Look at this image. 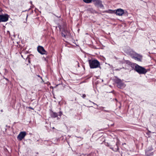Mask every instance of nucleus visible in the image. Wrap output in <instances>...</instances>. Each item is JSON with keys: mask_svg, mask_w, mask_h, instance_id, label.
<instances>
[{"mask_svg": "<svg viewBox=\"0 0 156 156\" xmlns=\"http://www.w3.org/2000/svg\"><path fill=\"white\" fill-rule=\"evenodd\" d=\"M116 70H119V69H116Z\"/></svg>", "mask_w": 156, "mask_h": 156, "instance_id": "a211bd4d", "label": "nucleus"}, {"mask_svg": "<svg viewBox=\"0 0 156 156\" xmlns=\"http://www.w3.org/2000/svg\"><path fill=\"white\" fill-rule=\"evenodd\" d=\"M30 3L31 4H32V2H30Z\"/></svg>", "mask_w": 156, "mask_h": 156, "instance_id": "f3484780", "label": "nucleus"}, {"mask_svg": "<svg viewBox=\"0 0 156 156\" xmlns=\"http://www.w3.org/2000/svg\"><path fill=\"white\" fill-rule=\"evenodd\" d=\"M69 34V32L68 31L66 30H64L63 31V32H62L61 33V34L62 36L64 37H66V36Z\"/></svg>", "mask_w": 156, "mask_h": 156, "instance_id": "9d476101", "label": "nucleus"}, {"mask_svg": "<svg viewBox=\"0 0 156 156\" xmlns=\"http://www.w3.org/2000/svg\"><path fill=\"white\" fill-rule=\"evenodd\" d=\"M26 135L25 132H20L17 136V139L20 140H22Z\"/></svg>", "mask_w": 156, "mask_h": 156, "instance_id": "0eeeda50", "label": "nucleus"}, {"mask_svg": "<svg viewBox=\"0 0 156 156\" xmlns=\"http://www.w3.org/2000/svg\"><path fill=\"white\" fill-rule=\"evenodd\" d=\"M146 156H148V155H146Z\"/></svg>", "mask_w": 156, "mask_h": 156, "instance_id": "aec40b11", "label": "nucleus"}, {"mask_svg": "<svg viewBox=\"0 0 156 156\" xmlns=\"http://www.w3.org/2000/svg\"><path fill=\"white\" fill-rule=\"evenodd\" d=\"M115 13L117 15L122 16L124 13V11L121 9H118L115 10Z\"/></svg>", "mask_w": 156, "mask_h": 156, "instance_id": "6e6552de", "label": "nucleus"}, {"mask_svg": "<svg viewBox=\"0 0 156 156\" xmlns=\"http://www.w3.org/2000/svg\"><path fill=\"white\" fill-rule=\"evenodd\" d=\"M135 70L140 74H145L147 72L146 70L144 68L137 64H135Z\"/></svg>", "mask_w": 156, "mask_h": 156, "instance_id": "f03ea898", "label": "nucleus"}, {"mask_svg": "<svg viewBox=\"0 0 156 156\" xmlns=\"http://www.w3.org/2000/svg\"><path fill=\"white\" fill-rule=\"evenodd\" d=\"M81 97L83 98H85L86 97V95L85 94H83L82 95Z\"/></svg>", "mask_w": 156, "mask_h": 156, "instance_id": "2eb2a0df", "label": "nucleus"}, {"mask_svg": "<svg viewBox=\"0 0 156 156\" xmlns=\"http://www.w3.org/2000/svg\"><path fill=\"white\" fill-rule=\"evenodd\" d=\"M89 62L90 67L91 69L96 68L100 67V62L97 60H89Z\"/></svg>", "mask_w": 156, "mask_h": 156, "instance_id": "f257e3e1", "label": "nucleus"}, {"mask_svg": "<svg viewBox=\"0 0 156 156\" xmlns=\"http://www.w3.org/2000/svg\"><path fill=\"white\" fill-rule=\"evenodd\" d=\"M9 16L7 14L0 15V23L5 22L8 21Z\"/></svg>", "mask_w": 156, "mask_h": 156, "instance_id": "20e7f679", "label": "nucleus"}, {"mask_svg": "<svg viewBox=\"0 0 156 156\" xmlns=\"http://www.w3.org/2000/svg\"><path fill=\"white\" fill-rule=\"evenodd\" d=\"M130 54L131 57L135 60L140 62L141 61L142 57L141 55L133 51L131 52Z\"/></svg>", "mask_w": 156, "mask_h": 156, "instance_id": "7ed1b4c3", "label": "nucleus"}, {"mask_svg": "<svg viewBox=\"0 0 156 156\" xmlns=\"http://www.w3.org/2000/svg\"><path fill=\"white\" fill-rule=\"evenodd\" d=\"M83 1L86 3H90L91 2L92 0H83Z\"/></svg>", "mask_w": 156, "mask_h": 156, "instance_id": "ddd939ff", "label": "nucleus"}, {"mask_svg": "<svg viewBox=\"0 0 156 156\" xmlns=\"http://www.w3.org/2000/svg\"><path fill=\"white\" fill-rule=\"evenodd\" d=\"M115 12V10H112L111 9H109L108 10L105 11V12L107 13H112L114 12Z\"/></svg>", "mask_w": 156, "mask_h": 156, "instance_id": "f8f14e48", "label": "nucleus"}, {"mask_svg": "<svg viewBox=\"0 0 156 156\" xmlns=\"http://www.w3.org/2000/svg\"><path fill=\"white\" fill-rule=\"evenodd\" d=\"M37 50L38 52L42 55H46L47 54V51L42 46H38L37 48Z\"/></svg>", "mask_w": 156, "mask_h": 156, "instance_id": "39448f33", "label": "nucleus"}, {"mask_svg": "<svg viewBox=\"0 0 156 156\" xmlns=\"http://www.w3.org/2000/svg\"><path fill=\"white\" fill-rule=\"evenodd\" d=\"M58 116V114L55 112H52L51 115V116L52 117L55 118L57 117Z\"/></svg>", "mask_w": 156, "mask_h": 156, "instance_id": "9b49d317", "label": "nucleus"}, {"mask_svg": "<svg viewBox=\"0 0 156 156\" xmlns=\"http://www.w3.org/2000/svg\"><path fill=\"white\" fill-rule=\"evenodd\" d=\"M38 76L39 77H40V76L39 75H38Z\"/></svg>", "mask_w": 156, "mask_h": 156, "instance_id": "6ab92c4d", "label": "nucleus"}, {"mask_svg": "<svg viewBox=\"0 0 156 156\" xmlns=\"http://www.w3.org/2000/svg\"><path fill=\"white\" fill-rule=\"evenodd\" d=\"M93 2L95 6L101 8L104 7V6L102 4V2L100 0H94Z\"/></svg>", "mask_w": 156, "mask_h": 156, "instance_id": "423d86ee", "label": "nucleus"}, {"mask_svg": "<svg viewBox=\"0 0 156 156\" xmlns=\"http://www.w3.org/2000/svg\"><path fill=\"white\" fill-rule=\"evenodd\" d=\"M1 112H3V110H2H2H1Z\"/></svg>", "mask_w": 156, "mask_h": 156, "instance_id": "dca6fc26", "label": "nucleus"}, {"mask_svg": "<svg viewBox=\"0 0 156 156\" xmlns=\"http://www.w3.org/2000/svg\"><path fill=\"white\" fill-rule=\"evenodd\" d=\"M117 83V86L119 88H121L125 87L124 84L121 82L120 80L118 81Z\"/></svg>", "mask_w": 156, "mask_h": 156, "instance_id": "1a4fd4ad", "label": "nucleus"}, {"mask_svg": "<svg viewBox=\"0 0 156 156\" xmlns=\"http://www.w3.org/2000/svg\"><path fill=\"white\" fill-rule=\"evenodd\" d=\"M62 112L61 111H60L59 112L58 115L59 116H60V117H61V115H62Z\"/></svg>", "mask_w": 156, "mask_h": 156, "instance_id": "4468645a", "label": "nucleus"}]
</instances>
